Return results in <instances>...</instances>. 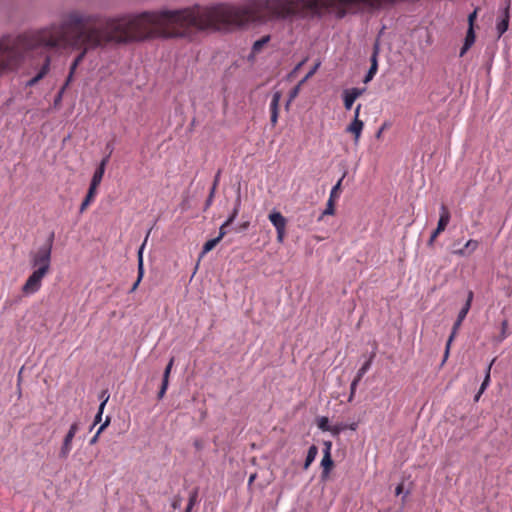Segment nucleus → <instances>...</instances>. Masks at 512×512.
Instances as JSON below:
<instances>
[{
	"label": "nucleus",
	"instance_id": "1",
	"mask_svg": "<svg viewBox=\"0 0 512 512\" xmlns=\"http://www.w3.org/2000/svg\"><path fill=\"white\" fill-rule=\"evenodd\" d=\"M177 26L183 29L232 30L239 28V6L216 4L159 11H145L119 17L84 13L73 9L62 13L59 23L17 36L5 35L0 39V75L16 70L27 55H38L41 67L34 79L37 83L49 72L50 50L65 47L105 48L142 42L157 36L159 29ZM186 30L176 31L169 37H186Z\"/></svg>",
	"mask_w": 512,
	"mask_h": 512
},
{
	"label": "nucleus",
	"instance_id": "2",
	"mask_svg": "<svg viewBox=\"0 0 512 512\" xmlns=\"http://www.w3.org/2000/svg\"><path fill=\"white\" fill-rule=\"evenodd\" d=\"M177 26L183 29L232 30L238 28V6L216 4L159 11H145L119 17L84 13L73 9L62 13L59 23L17 36L5 35L0 39V75L16 70L27 55H38L41 67L34 79L37 83L49 72L50 50L65 47L105 48L142 42L157 36L159 29ZM186 30L176 31L169 37H186Z\"/></svg>",
	"mask_w": 512,
	"mask_h": 512
},
{
	"label": "nucleus",
	"instance_id": "3",
	"mask_svg": "<svg viewBox=\"0 0 512 512\" xmlns=\"http://www.w3.org/2000/svg\"><path fill=\"white\" fill-rule=\"evenodd\" d=\"M50 247L40 246L37 251L30 252V263L35 270H43L44 274H48L51 265Z\"/></svg>",
	"mask_w": 512,
	"mask_h": 512
},
{
	"label": "nucleus",
	"instance_id": "4",
	"mask_svg": "<svg viewBox=\"0 0 512 512\" xmlns=\"http://www.w3.org/2000/svg\"><path fill=\"white\" fill-rule=\"evenodd\" d=\"M450 212L448 208L442 204L440 207V217L437 223L436 229L431 233L430 238L427 241V247L432 248L434 246L436 238L442 233L450 222Z\"/></svg>",
	"mask_w": 512,
	"mask_h": 512
},
{
	"label": "nucleus",
	"instance_id": "5",
	"mask_svg": "<svg viewBox=\"0 0 512 512\" xmlns=\"http://www.w3.org/2000/svg\"><path fill=\"white\" fill-rule=\"evenodd\" d=\"M46 275L43 270H34L22 286L23 294L29 296L38 292L42 286V279Z\"/></svg>",
	"mask_w": 512,
	"mask_h": 512
},
{
	"label": "nucleus",
	"instance_id": "6",
	"mask_svg": "<svg viewBox=\"0 0 512 512\" xmlns=\"http://www.w3.org/2000/svg\"><path fill=\"white\" fill-rule=\"evenodd\" d=\"M268 219L271 224L276 229L277 233V241L282 243L285 237V229L287 224V219L281 214V212L273 210L269 215Z\"/></svg>",
	"mask_w": 512,
	"mask_h": 512
},
{
	"label": "nucleus",
	"instance_id": "7",
	"mask_svg": "<svg viewBox=\"0 0 512 512\" xmlns=\"http://www.w3.org/2000/svg\"><path fill=\"white\" fill-rule=\"evenodd\" d=\"M78 430H79V423L77 421L73 422L63 439V443H62V446L59 451L60 459H66L69 456V454L72 450V440L75 437Z\"/></svg>",
	"mask_w": 512,
	"mask_h": 512
},
{
	"label": "nucleus",
	"instance_id": "8",
	"mask_svg": "<svg viewBox=\"0 0 512 512\" xmlns=\"http://www.w3.org/2000/svg\"><path fill=\"white\" fill-rule=\"evenodd\" d=\"M151 230H152V228H150L148 230L146 237L144 239V242L138 249V252H137V279L134 282V284L132 285V287L130 288L129 293H133L136 291V289L138 288L139 284L141 283V281L144 277L145 270H144V261H143V250H144L145 244L147 242V239L149 237Z\"/></svg>",
	"mask_w": 512,
	"mask_h": 512
},
{
	"label": "nucleus",
	"instance_id": "9",
	"mask_svg": "<svg viewBox=\"0 0 512 512\" xmlns=\"http://www.w3.org/2000/svg\"><path fill=\"white\" fill-rule=\"evenodd\" d=\"M365 91V88H351V89H345L343 91V103L344 108L346 110H350L355 102V100L362 95V93Z\"/></svg>",
	"mask_w": 512,
	"mask_h": 512
},
{
	"label": "nucleus",
	"instance_id": "10",
	"mask_svg": "<svg viewBox=\"0 0 512 512\" xmlns=\"http://www.w3.org/2000/svg\"><path fill=\"white\" fill-rule=\"evenodd\" d=\"M509 4L502 9L500 16L497 19L496 23V30H497V37L500 38L509 28Z\"/></svg>",
	"mask_w": 512,
	"mask_h": 512
},
{
	"label": "nucleus",
	"instance_id": "11",
	"mask_svg": "<svg viewBox=\"0 0 512 512\" xmlns=\"http://www.w3.org/2000/svg\"><path fill=\"white\" fill-rule=\"evenodd\" d=\"M174 361H175L174 357H171L169 362H168V364L166 365V367L164 369L163 377H162V383H161L160 389H159V391L157 393V399L158 400L163 399V397L166 394V391H167L168 386H169V377H170V373H171Z\"/></svg>",
	"mask_w": 512,
	"mask_h": 512
},
{
	"label": "nucleus",
	"instance_id": "12",
	"mask_svg": "<svg viewBox=\"0 0 512 512\" xmlns=\"http://www.w3.org/2000/svg\"><path fill=\"white\" fill-rule=\"evenodd\" d=\"M110 159V154H107L103 159L100 161L98 167L94 171V174L92 176L91 182L89 186H92L94 188H97L99 184L102 181L103 175L105 173L106 165L108 164Z\"/></svg>",
	"mask_w": 512,
	"mask_h": 512
},
{
	"label": "nucleus",
	"instance_id": "13",
	"mask_svg": "<svg viewBox=\"0 0 512 512\" xmlns=\"http://www.w3.org/2000/svg\"><path fill=\"white\" fill-rule=\"evenodd\" d=\"M282 94L280 91H276L272 95V100L270 103V123L274 127L277 124L278 121V115H279V103L281 100Z\"/></svg>",
	"mask_w": 512,
	"mask_h": 512
},
{
	"label": "nucleus",
	"instance_id": "14",
	"mask_svg": "<svg viewBox=\"0 0 512 512\" xmlns=\"http://www.w3.org/2000/svg\"><path fill=\"white\" fill-rule=\"evenodd\" d=\"M320 466L322 468L320 478L321 481L325 482L329 479L330 472L334 467V461L331 454L327 453L326 455H323Z\"/></svg>",
	"mask_w": 512,
	"mask_h": 512
},
{
	"label": "nucleus",
	"instance_id": "15",
	"mask_svg": "<svg viewBox=\"0 0 512 512\" xmlns=\"http://www.w3.org/2000/svg\"><path fill=\"white\" fill-rule=\"evenodd\" d=\"M364 127V122L360 119H353V121L347 126L346 132L352 133L354 135V143L357 144L362 130Z\"/></svg>",
	"mask_w": 512,
	"mask_h": 512
},
{
	"label": "nucleus",
	"instance_id": "16",
	"mask_svg": "<svg viewBox=\"0 0 512 512\" xmlns=\"http://www.w3.org/2000/svg\"><path fill=\"white\" fill-rule=\"evenodd\" d=\"M473 297H474L473 291L469 290L467 293L466 302L457 315V319L459 321H463L466 318V316L471 308V303H472Z\"/></svg>",
	"mask_w": 512,
	"mask_h": 512
},
{
	"label": "nucleus",
	"instance_id": "17",
	"mask_svg": "<svg viewBox=\"0 0 512 512\" xmlns=\"http://www.w3.org/2000/svg\"><path fill=\"white\" fill-rule=\"evenodd\" d=\"M97 193V188L89 186L87 194L80 205V213H83L87 207L92 203Z\"/></svg>",
	"mask_w": 512,
	"mask_h": 512
},
{
	"label": "nucleus",
	"instance_id": "18",
	"mask_svg": "<svg viewBox=\"0 0 512 512\" xmlns=\"http://www.w3.org/2000/svg\"><path fill=\"white\" fill-rule=\"evenodd\" d=\"M376 356V353L373 351L369 358L363 363V365L359 368V370L356 373L355 379H358L361 381L363 376L368 372V370L371 368L372 362Z\"/></svg>",
	"mask_w": 512,
	"mask_h": 512
},
{
	"label": "nucleus",
	"instance_id": "19",
	"mask_svg": "<svg viewBox=\"0 0 512 512\" xmlns=\"http://www.w3.org/2000/svg\"><path fill=\"white\" fill-rule=\"evenodd\" d=\"M478 245L479 243L477 240L470 239L466 242L464 247L458 250L456 253H458L461 256H468L477 249Z\"/></svg>",
	"mask_w": 512,
	"mask_h": 512
},
{
	"label": "nucleus",
	"instance_id": "20",
	"mask_svg": "<svg viewBox=\"0 0 512 512\" xmlns=\"http://www.w3.org/2000/svg\"><path fill=\"white\" fill-rule=\"evenodd\" d=\"M318 454V448L316 445H311L308 449L306 459L304 461L303 469L307 470L310 465L314 462L316 456Z\"/></svg>",
	"mask_w": 512,
	"mask_h": 512
},
{
	"label": "nucleus",
	"instance_id": "21",
	"mask_svg": "<svg viewBox=\"0 0 512 512\" xmlns=\"http://www.w3.org/2000/svg\"><path fill=\"white\" fill-rule=\"evenodd\" d=\"M270 39V35H265L262 38L256 40L252 45L251 56H254L255 54L259 53L262 50V48L270 41Z\"/></svg>",
	"mask_w": 512,
	"mask_h": 512
},
{
	"label": "nucleus",
	"instance_id": "22",
	"mask_svg": "<svg viewBox=\"0 0 512 512\" xmlns=\"http://www.w3.org/2000/svg\"><path fill=\"white\" fill-rule=\"evenodd\" d=\"M199 496V488L195 487L189 494L188 504L184 512H191L192 508L197 504Z\"/></svg>",
	"mask_w": 512,
	"mask_h": 512
},
{
	"label": "nucleus",
	"instance_id": "23",
	"mask_svg": "<svg viewBox=\"0 0 512 512\" xmlns=\"http://www.w3.org/2000/svg\"><path fill=\"white\" fill-rule=\"evenodd\" d=\"M220 242L219 238L215 237L206 241L202 247V250L199 255V259L203 258L208 252L213 250L215 246Z\"/></svg>",
	"mask_w": 512,
	"mask_h": 512
},
{
	"label": "nucleus",
	"instance_id": "24",
	"mask_svg": "<svg viewBox=\"0 0 512 512\" xmlns=\"http://www.w3.org/2000/svg\"><path fill=\"white\" fill-rule=\"evenodd\" d=\"M317 426L320 430L324 432L332 433L333 426L330 425L329 418L326 416H321L317 419Z\"/></svg>",
	"mask_w": 512,
	"mask_h": 512
},
{
	"label": "nucleus",
	"instance_id": "25",
	"mask_svg": "<svg viewBox=\"0 0 512 512\" xmlns=\"http://www.w3.org/2000/svg\"><path fill=\"white\" fill-rule=\"evenodd\" d=\"M345 177V173L342 175V177L337 181V183L332 187L329 195V199L336 200L340 196L341 191V184Z\"/></svg>",
	"mask_w": 512,
	"mask_h": 512
},
{
	"label": "nucleus",
	"instance_id": "26",
	"mask_svg": "<svg viewBox=\"0 0 512 512\" xmlns=\"http://www.w3.org/2000/svg\"><path fill=\"white\" fill-rule=\"evenodd\" d=\"M476 40V34L474 27H468L466 36L464 38V43L470 47L475 43Z\"/></svg>",
	"mask_w": 512,
	"mask_h": 512
},
{
	"label": "nucleus",
	"instance_id": "27",
	"mask_svg": "<svg viewBox=\"0 0 512 512\" xmlns=\"http://www.w3.org/2000/svg\"><path fill=\"white\" fill-rule=\"evenodd\" d=\"M335 201L336 200L328 199V201L326 203V208L322 212V214H321L319 219H321L325 215H334V213H335Z\"/></svg>",
	"mask_w": 512,
	"mask_h": 512
},
{
	"label": "nucleus",
	"instance_id": "28",
	"mask_svg": "<svg viewBox=\"0 0 512 512\" xmlns=\"http://www.w3.org/2000/svg\"><path fill=\"white\" fill-rule=\"evenodd\" d=\"M491 365L492 364H490L487 367V369H486L484 380H483V382H482V384L480 386V393H483L487 389V387L489 386Z\"/></svg>",
	"mask_w": 512,
	"mask_h": 512
},
{
	"label": "nucleus",
	"instance_id": "29",
	"mask_svg": "<svg viewBox=\"0 0 512 512\" xmlns=\"http://www.w3.org/2000/svg\"><path fill=\"white\" fill-rule=\"evenodd\" d=\"M109 398H110V393H109L108 389L102 390L98 396V399L100 400L99 407L103 406V408H105Z\"/></svg>",
	"mask_w": 512,
	"mask_h": 512
},
{
	"label": "nucleus",
	"instance_id": "30",
	"mask_svg": "<svg viewBox=\"0 0 512 512\" xmlns=\"http://www.w3.org/2000/svg\"><path fill=\"white\" fill-rule=\"evenodd\" d=\"M348 428V424L346 423H343V422H340V423H337L333 426V429H332V434L334 436H337L339 435L341 432H343L344 430H346Z\"/></svg>",
	"mask_w": 512,
	"mask_h": 512
},
{
	"label": "nucleus",
	"instance_id": "31",
	"mask_svg": "<svg viewBox=\"0 0 512 512\" xmlns=\"http://www.w3.org/2000/svg\"><path fill=\"white\" fill-rule=\"evenodd\" d=\"M299 91H300V84H297L295 87H293L290 92H289V97H288V101L286 103V106L288 107L289 104L291 103V101L293 99H295L298 94H299Z\"/></svg>",
	"mask_w": 512,
	"mask_h": 512
},
{
	"label": "nucleus",
	"instance_id": "32",
	"mask_svg": "<svg viewBox=\"0 0 512 512\" xmlns=\"http://www.w3.org/2000/svg\"><path fill=\"white\" fill-rule=\"evenodd\" d=\"M380 37H381V34H379L374 43H373V47H372V54L371 55H374L375 56H379L380 54V51H381V41H380Z\"/></svg>",
	"mask_w": 512,
	"mask_h": 512
},
{
	"label": "nucleus",
	"instance_id": "33",
	"mask_svg": "<svg viewBox=\"0 0 512 512\" xmlns=\"http://www.w3.org/2000/svg\"><path fill=\"white\" fill-rule=\"evenodd\" d=\"M377 71H378V69H375L374 67H370L364 76L363 82L365 84L369 83L374 78Z\"/></svg>",
	"mask_w": 512,
	"mask_h": 512
},
{
	"label": "nucleus",
	"instance_id": "34",
	"mask_svg": "<svg viewBox=\"0 0 512 512\" xmlns=\"http://www.w3.org/2000/svg\"><path fill=\"white\" fill-rule=\"evenodd\" d=\"M359 382H360V380L355 379V378L352 380L351 385H350V394L348 397V402H351L353 400Z\"/></svg>",
	"mask_w": 512,
	"mask_h": 512
},
{
	"label": "nucleus",
	"instance_id": "35",
	"mask_svg": "<svg viewBox=\"0 0 512 512\" xmlns=\"http://www.w3.org/2000/svg\"><path fill=\"white\" fill-rule=\"evenodd\" d=\"M64 92H65L64 88H60L59 91L57 92V94L55 95L54 101H53V105L55 108L61 104Z\"/></svg>",
	"mask_w": 512,
	"mask_h": 512
},
{
	"label": "nucleus",
	"instance_id": "36",
	"mask_svg": "<svg viewBox=\"0 0 512 512\" xmlns=\"http://www.w3.org/2000/svg\"><path fill=\"white\" fill-rule=\"evenodd\" d=\"M241 205H242L241 191H240V188H238L237 194H236V197L234 200V205H233L234 210L240 211Z\"/></svg>",
	"mask_w": 512,
	"mask_h": 512
},
{
	"label": "nucleus",
	"instance_id": "37",
	"mask_svg": "<svg viewBox=\"0 0 512 512\" xmlns=\"http://www.w3.org/2000/svg\"><path fill=\"white\" fill-rule=\"evenodd\" d=\"M103 412H104V408H103V406H102V407H98V411H97V413H96V415H95L94 422H93V424L91 425L90 430H92V429H93V427H94L96 424H98V423H100V422H101Z\"/></svg>",
	"mask_w": 512,
	"mask_h": 512
},
{
	"label": "nucleus",
	"instance_id": "38",
	"mask_svg": "<svg viewBox=\"0 0 512 512\" xmlns=\"http://www.w3.org/2000/svg\"><path fill=\"white\" fill-rule=\"evenodd\" d=\"M54 239H55V232L52 231L47 239H46V242L42 245L43 247H50V250L52 251V248H53V243H54Z\"/></svg>",
	"mask_w": 512,
	"mask_h": 512
},
{
	"label": "nucleus",
	"instance_id": "39",
	"mask_svg": "<svg viewBox=\"0 0 512 512\" xmlns=\"http://www.w3.org/2000/svg\"><path fill=\"white\" fill-rule=\"evenodd\" d=\"M238 214H239V211H236L233 208L231 213L229 214L228 218L225 220V225H231L237 218Z\"/></svg>",
	"mask_w": 512,
	"mask_h": 512
},
{
	"label": "nucleus",
	"instance_id": "40",
	"mask_svg": "<svg viewBox=\"0 0 512 512\" xmlns=\"http://www.w3.org/2000/svg\"><path fill=\"white\" fill-rule=\"evenodd\" d=\"M110 422H111V417L106 416L105 421L100 425V427L97 430L98 434H101L109 426Z\"/></svg>",
	"mask_w": 512,
	"mask_h": 512
},
{
	"label": "nucleus",
	"instance_id": "41",
	"mask_svg": "<svg viewBox=\"0 0 512 512\" xmlns=\"http://www.w3.org/2000/svg\"><path fill=\"white\" fill-rule=\"evenodd\" d=\"M229 225H225V221L222 223V225L220 226L219 228V235L217 236V238H219V240L221 241L222 238L227 234V227Z\"/></svg>",
	"mask_w": 512,
	"mask_h": 512
},
{
	"label": "nucleus",
	"instance_id": "42",
	"mask_svg": "<svg viewBox=\"0 0 512 512\" xmlns=\"http://www.w3.org/2000/svg\"><path fill=\"white\" fill-rule=\"evenodd\" d=\"M86 53H87V48H84V49H83V50H82V51H81V52H80V53L75 57V59H74L73 61H74L76 64H78V65H79V64L83 61V59H84V57H85Z\"/></svg>",
	"mask_w": 512,
	"mask_h": 512
},
{
	"label": "nucleus",
	"instance_id": "43",
	"mask_svg": "<svg viewBox=\"0 0 512 512\" xmlns=\"http://www.w3.org/2000/svg\"><path fill=\"white\" fill-rule=\"evenodd\" d=\"M181 504H182V498L180 496H175V498L173 499V501L171 503V506L173 509H179V508H181Z\"/></svg>",
	"mask_w": 512,
	"mask_h": 512
},
{
	"label": "nucleus",
	"instance_id": "44",
	"mask_svg": "<svg viewBox=\"0 0 512 512\" xmlns=\"http://www.w3.org/2000/svg\"><path fill=\"white\" fill-rule=\"evenodd\" d=\"M462 322H463V321H459L458 319H456V321H455V322H454V324H453L452 331H451V333H450L451 335H454V336H456V335H457L458 330H459V328H460V326H461Z\"/></svg>",
	"mask_w": 512,
	"mask_h": 512
},
{
	"label": "nucleus",
	"instance_id": "45",
	"mask_svg": "<svg viewBox=\"0 0 512 512\" xmlns=\"http://www.w3.org/2000/svg\"><path fill=\"white\" fill-rule=\"evenodd\" d=\"M332 449V442L331 441H324V449H323V455L331 454Z\"/></svg>",
	"mask_w": 512,
	"mask_h": 512
},
{
	"label": "nucleus",
	"instance_id": "46",
	"mask_svg": "<svg viewBox=\"0 0 512 512\" xmlns=\"http://www.w3.org/2000/svg\"><path fill=\"white\" fill-rule=\"evenodd\" d=\"M476 19V10L468 15V27H474V21Z\"/></svg>",
	"mask_w": 512,
	"mask_h": 512
},
{
	"label": "nucleus",
	"instance_id": "47",
	"mask_svg": "<svg viewBox=\"0 0 512 512\" xmlns=\"http://www.w3.org/2000/svg\"><path fill=\"white\" fill-rule=\"evenodd\" d=\"M508 326V321L507 320H503L502 323H501V339H504L506 338V328Z\"/></svg>",
	"mask_w": 512,
	"mask_h": 512
},
{
	"label": "nucleus",
	"instance_id": "48",
	"mask_svg": "<svg viewBox=\"0 0 512 512\" xmlns=\"http://www.w3.org/2000/svg\"><path fill=\"white\" fill-rule=\"evenodd\" d=\"M378 57L379 56H375L374 55H371L370 57V67H374L375 69H378Z\"/></svg>",
	"mask_w": 512,
	"mask_h": 512
},
{
	"label": "nucleus",
	"instance_id": "49",
	"mask_svg": "<svg viewBox=\"0 0 512 512\" xmlns=\"http://www.w3.org/2000/svg\"><path fill=\"white\" fill-rule=\"evenodd\" d=\"M319 66H320V62L316 63V64H315V65L310 69V71L306 74V75H307V77H312V76L316 73V71H317V69L319 68Z\"/></svg>",
	"mask_w": 512,
	"mask_h": 512
},
{
	"label": "nucleus",
	"instance_id": "50",
	"mask_svg": "<svg viewBox=\"0 0 512 512\" xmlns=\"http://www.w3.org/2000/svg\"><path fill=\"white\" fill-rule=\"evenodd\" d=\"M73 75H74V74H71V73L69 72V74H68V76H67V79H66L65 83L63 84V86H62L61 88H64V90H66V89H67V87L69 86L70 82H71V81H72V79H73Z\"/></svg>",
	"mask_w": 512,
	"mask_h": 512
},
{
	"label": "nucleus",
	"instance_id": "51",
	"mask_svg": "<svg viewBox=\"0 0 512 512\" xmlns=\"http://www.w3.org/2000/svg\"><path fill=\"white\" fill-rule=\"evenodd\" d=\"M470 48H471L470 46L463 43V46L460 49L459 57H463Z\"/></svg>",
	"mask_w": 512,
	"mask_h": 512
},
{
	"label": "nucleus",
	"instance_id": "52",
	"mask_svg": "<svg viewBox=\"0 0 512 512\" xmlns=\"http://www.w3.org/2000/svg\"><path fill=\"white\" fill-rule=\"evenodd\" d=\"M213 200H214L213 198H211L209 196L207 197L205 204H204V208H203L204 211H206L212 205Z\"/></svg>",
	"mask_w": 512,
	"mask_h": 512
},
{
	"label": "nucleus",
	"instance_id": "53",
	"mask_svg": "<svg viewBox=\"0 0 512 512\" xmlns=\"http://www.w3.org/2000/svg\"><path fill=\"white\" fill-rule=\"evenodd\" d=\"M305 59L302 60L300 63H298L294 69L292 70V72L290 73V76H292L293 74H295L297 71H299V69L302 67V65L305 63Z\"/></svg>",
	"mask_w": 512,
	"mask_h": 512
},
{
	"label": "nucleus",
	"instance_id": "54",
	"mask_svg": "<svg viewBox=\"0 0 512 512\" xmlns=\"http://www.w3.org/2000/svg\"><path fill=\"white\" fill-rule=\"evenodd\" d=\"M455 337H456V336H454V335H451V334L449 335V338H448V340H447V342H446L445 349L450 350L451 344H452V342H453V340H454V338H455Z\"/></svg>",
	"mask_w": 512,
	"mask_h": 512
},
{
	"label": "nucleus",
	"instance_id": "55",
	"mask_svg": "<svg viewBox=\"0 0 512 512\" xmlns=\"http://www.w3.org/2000/svg\"><path fill=\"white\" fill-rule=\"evenodd\" d=\"M36 84H37V81L34 79V77H32L30 80H28L25 83V87H33Z\"/></svg>",
	"mask_w": 512,
	"mask_h": 512
},
{
	"label": "nucleus",
	"instance_id": "56",
	"mask_svg": "<svg viewBox=\"0 0 512 512\" xmlns=\"http://www.w3.org/2000/svg\"><path fill=\"white\" fill-rule=\"evenodd\" d=\"M403 489H404V485H403V483H400V484L396 487V489H395V494H396L397 496H398V495H400V494H402Z\"/></svg>",
	"mask_w": 512,
	"mask_h": 512
},
{
	"label": "nucleus",
	"instance_id": "57",
	"mask_svg": "<svg viewBox=\"0 0 512 512\" xmlns=\"http://www.w3.org/2000/svg\"><path fill=\"white\" fill-rule=\"evenodd\" d=\"M220 175H221V170H218V172L216 173V175L214 177V181H213V185H215L216 187L219 184Z\"/></svg>",
	"mask_w": 512,
	"mask_h": 512
},
{
	"label": "nucleus",
	"instance_id": "58",
	"mask_svg": "<svg viewBox=\"0 0 512 512\" xmlns=\"http://www.w3.org/2000/svg\"><path fill=\"white\" fill-rule=\"evenodd\" d=\"M99 435L100 434H98V432H96L95 435L90 439L89 444L90 445L96 444V442L98 441Z\"/></svg>",
	"mask_w": 512,
	"mask_h": 512
},
{
	"label": "nucleus",
	"instance_id": "59",
	"mask_svg": "<svg viewBox=\"0 0 512 512\" xmlns=\"http://www.w3.org/2000/svg\"><path fill=\"white\" fill-rule=\"evenodd\" d=\"M360 109H361V104H358L354 111V119H359Z\"/></svg>",
	"mask_w": 512,
	"mask_h": 512
},
{
	"label": "nucleus",
	"instance_id": "60",
	"mask_svg": "<svg viewBox=\"0 0 512 512\" xmlns=\"http://www.w3.org/2000/svg\"><path fill=\"white\" fill-rule=\"evenodd\" d=\"M248 227H249V222H248V221H247V222H244V223H242V224L239 226L238 231H239V232H241V231H245V230H247V228H248Z\"/></svg>",
	"mask_w": 512,
	"mask_h": 512
},
{
	"label": "nucleus",
	"instance_id": "61",
	"mask_svg": "<svg viewBox=\"0 0 512 512\" xmlns=\"http://www.w3.org/2000/svg\"><path fill=\"white\" fill-rule=\"evenodd\" d=\"M78 67V64H76L74 61L71 63V66H70V69H69V72L71 74H74L75 73V70L77 69Z\"/></svg>",
	"mask_w": 512,
	"mask_h": 512
},
{
	"label": "nucleus",
	"instance_id": "62",
	"mask_svg": "<svg viewBox=\"0 0 512 512\" xmlns=\"http://www.w3.org/2000/svg\"><path fill=\"white\" fill-rule=\"evenodd\" d=\"M216 189H217V187L215 185H212L208 196L214 199Z\"/></svg>",
	"mask_w": 512,
	"mask_h": 512
},
{
	"label": "nucleus",
	"instance_id": "63",
	"mask_svg": "<svg viewBox=\"0 0 512 512\" xmlns=\"http://www.w3.org/2000/svg\"><path fill=\"white\" fill-rule=\"evenodd\" d=\"M386 128V124L384 123L380 128L379 130L377 131L376 133V138H380L381 137V134L382 132L384 131V129Z\"/></svg>",
	"mask_w": 512,
	"mask_h": 512
},
{
	"label": "nucleus",
	"instance_id": "64",
	"mask_svg": "<svg viewBox=\"0 0 512 512\" xmlns=\"http://www.w3.org/2000/svg\"><path fill=\"white\" fill-rule=\"evenodd\" d=\"M357 428H358V423L357 422H353L351 424H348V428L347 429L355 431Z\"/></svg>",
	"mask_w": 512,
	"mask_h": 512
}]
</instances>
